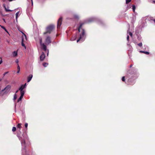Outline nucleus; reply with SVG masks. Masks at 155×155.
Here are the masks:
<instances>
[{
  "label": "nucleus",
  "instance_id": "4468645a",
  "mask_svg": "<svg viewBox=\"0 0 155 155\" xmlns=\"http://www.w3.org/2000/svg\"><path fill=\"white\" fill-rule=\"evenodd\" d=\"M4 7L6 11L7 12H12V10H10L8 9V8H7L6 7L5 5H4Z\"/></svg>",
  "mask_w": 155,
  "mask_h": 155
},
{
  "label": "nucleus",
  "instance_id": "2f4dec72",
  "mask_svg": "<svg viewBox=\"0 0 155 155\" xmlns=\"http://www.w3.org/2000/svg\"><path fill=\"white\" fill-rule=\"evenodd\" d=\"M127 41H129V36L128 35V33H127Z\"/></svg>",
  "mask_w": 155,
  "mask_h": 155
},
{
  "label": "nucleus",
  "instance_id": "7c9ffc66",
  "mask_svg": "<svg viewBox=\"0 0 155 155\" xmlns=\"http://www.w3.org/2000/svg\"><path fill=\"white\" fill-rule=\"evenodd\" d=\"M127 46L129 47L130 49L132 48V46L128 43L127 44Z\"/></svg>",
  "mask_w": 155,
  "mask_h": 155
},
{
  "label": "nucleus",
  "instance_id": "49530a36",
  "mask_svg": "<svg viewBox=\"0 0 155 155\" xmlns=\"http://www.w3.org/2000/svg\"><path fill=\"white\" fill-rule=\"evenodd\" d=\"M153 3H155V1H153Z\"/></svg>",
  "mask_w": 155,
  "mask_h": 155
},
{
  "label": "nucleus",
  "instance_id": "c85d7f7f",
  "mask_svg": "<svg viewBox=\"0 0 155 155\" xmlns=\"http://www.w3.org/2000/svg\"><path fill=\"white\" fill-rule=\"evenodd\" d=\"M138 45L139 47H141L142 45V43L141 42L140 43H139L137 44Z\"/></svg>",
  "mask_w": 155,
  "mask_h": 155
},
{
  "label": "nucleus",
  "instance_id": "8fccbe9b",
  "mask_svg": "<svg viewBox=\"0 0 155 155\" xmlns=\"http://www.w3.org/2000/svg\"><path fill=\"white\" fill-rule=\"evenodd\" d=\"M15 112H16V111L15 109Z\"/></svg>",
  "mask_w": 155,
  "mask_h": 155
},
{
  "label": "nucleus",
  "instance_id": "393cba45",
  "mask_svg": "<svg viewBox=\"0 0 155 155\" xmlns=\"http://www.w3.org/2000/svg\"><path fill=\"white\" fill-rule=\"evenodd\" d=\"M17 98L16 94H15L14 96L13 100L15 101Z\"/></svg>",
  "mask_w": 155,
  "mask_h": 155
},
{
  "label": "nucleus",
  "instance_id": "f704fd0d",
  "mask_svg": "<svg viewBox=\"0 0 155 155\" xmlns=\"http://www.w3.org/2000/svg\"><path fill=\"white\" fill-rule=\"evenodd\" d=\"M28 126V124L27 123H25V126L26 128H27Z\"/></svg>",
  "mask_w": 155,
  "mask_h": 155
},
{
  "label": "nucleus",
  "instance_id": "c9c22d12",
  "mask_svg": "<svg viewBox=\"0 0 155 155\" xmlns=\"http://www.w3.org/2000/svg\"><path fill=\"white\" fill-rule=\"evenodd\" d=\"M18 61H19L18 60V59H17L15 60V63H16L17 64H18Z\"/></svg>",
  "mask_w": 155,
  "mask_h": 155
},
{
  "label": "nucleus",
  "instance_id": "ddd939ff",
  "mask_svg": "<svg viewBox=\"0 0 155 155\" xmlns=\"http://www.w3.org/2000/svg\"><path fill=\"white\" fill-rule=\"evenodd\" d=\"M33 76L32 74H30L27 78V81L28 82H30Z\"/></svg>",
  "mask_w": 155,
  "mask_h": 155
},
{
  "label": "nucleus",
  "instance_id": "4be33fe9",
  "mask_svg": "<svg viewBox=\"0 0 155 155\" xmlns=\"http://www.w3.org/2000/svg\"><path fill=\"white\" fill-rule=\"evenodd\" d=\"M48 65V63H44L43 64V65L45 67H47Z\"/></svg>",
  "mask_w": 155,
  "mask_h": 155
},
{
  "label": "nucleus",
  "instance_id": "20e7f679",
  "mask_svg": "<svg viewBox=\"0 0 155 155\" xmlns=\"http://www.w3.org/2000/svg\"><path fill=\"white\" fill-rule=\"evenodd\" d=\"M62 18L61 17H60L58 21V24H57V28L58 29L60 28L62 21Z\"/></svg>",
  "mask_w": 155,
  "mask_h": 155
},
{
  "label": "nucleus",
  "instance_id": "aec40b11",
  "mask_svg": "<svg viewBox=\"0 0 155 155\" xmlns=\"http://www.w3.org/2000/svg\"><path fill=\"white\" fill-rule=\"evenodd\" d=\"M25 42V41H21V45L24 47L25 48H26V46L25 45L24 43Z\"/></svg>",
  "mask_w": 155,
  "mask_h": 155
},
{
  "label": "nucleus",
  "instance_id": "f8f14e48",
  "mask_svg": "<svg viewBox=\"0 0 155 155\" xmlns=\"http://www.w3.org/2000/svg\"><path fill=\"white\" fill-rule=\"evenodd\" d=\"M136 19V17L135 15H133V17H132V19L131 20V22L132 23H134Z\"/></svg>",
  "mask_w": 155,
  "mask_h": 155
},
{
  "label": "nucleus",
  "instance_id": "c756f323",
  "mask_svg": "<svg viewBox=\"0 0 155 155\" xmlns=\"http://www.w3.org/2000/svg\"><path fill=\"white\" fill-rule=\"evenodd\" d=\"M131 1V0H126V4H128Z\"/></svg>",
  "mask_w": 155,
  "mask_h": 155
},
{
  "label": "nucleus",
  "instance_id": "9b49d317",
  "mask_svg": "<svg viewBox=\"0 0 155 155\" xmlns=\"http://www.w3.org/2000/svg\"><path fill=\"white\" fill-rule=\"evenodd\" d=\"M12 55L13 57H16L18 55L17 51H15L12 52Z\"/></svg>",
  "mask_w": 155,
  "mask_h": 155
},
{
  "label": "nucleus",
  "instance_id": "37998d69",
  "mask_svg": "<svg viewBox=\"0 0 155 155\" xmlns=\"http://www.w3.org/2000/svg\"><path fill=\"white\" fill-rule=\"evenodd\" d=\"M48 53H49L48 50V53H47V56H48Z\"/></svg>",
  "mask_w": 155,
  "mask_h": 155
},
{
  "label": "nucleus",
  "instance_id": "6ab92c4d",
  "mask_svg": "<svg viewBox=\"0 0 155 155\" xmlns=\"http://www.w3.org/2000/svg\"><path fill=\"white\" fill-rule=\"evenodd\" d=\"M17 69L18 71H17V73H18L20 71V68L18 64Z\"/></svg>",
  "mask_w": 155,
  "mask_h": 155
},
{
  "label": "nucleus",
  "instance_id": "2eb2a0df",
  "mask_svg": "<svg viewBox=\"0 0 155 155\" xmlns=\"http://www.w3.org/2000/svg\"><path fill=\"white\" fill-rule=\"evenodd\" d=\"M21 93V95L19 97V98H20L21 100L23 97L25 93Z\"/></svg>",
  "mask_w": 155,
  "mask_h": 155
},
{
  "label": "nucleus",
  "instance_id": "f03ea898",
  "mask_svg": "<svg viewBox=\"0 0 155 155\" xmlns=\"http://www.w3.org/2000/svg\"><path fill=\"white\" fill-rule=\"evenodd\" d=\"M54 28V26L53 25H51L48 26L46 28V31L44 33V35H45L47 33L50 34Z\"/></svg>",
  "mask_w": 155,
  "mask_h": 155
},
{
  "label": "nucleus",
  "instance_id": "09e8293b",
  "mask_svg": "<svg viewBox=\"0 0 155 155\" xmlns=\"http://www.w3.org/2000/svg\"><path fill=\"white\" fill-rule=\"evenodd\" d=\"M16 106V104H15V109Z\"/></svg>",
  "mask_w": 155,
  "mask_h": 155
},
{
  "label": "nucleus",
  "instance_id": "423d86ee",
  "mask_svg": "<svg viewBox=\"0 0 155 155\" xmlns=\"http://www.w3.org/2000/svg\"><path fill=\"white\" fill-rule=\"evenodd\" d=\"M45 43L48 45L51 43V38L49 36H48L45 39Z\"/></svg>",
  "mask_w": 155,
  "mask_h": 155
},
{
  "label": "nucleus",
  "instance_id": "4c0bfd02",
  "mask_svg": "<svg viewBox=\"0 0 155 155\" xmlns=\"http://www.w3.org/2000/svg\"><path fill=\"white\" fill-rule=\"evenodd\" d=\"M21 99H20V98H19L18 100V101H17V102H19L20 101H21Z\"/></svg>",
  "mask_w": 155,
  "mask_h": 155
},
{
  "label": "nucleus",
  "instance_id": "a18cd8bd",
  "mask_svg": "<svg viewBox=\"0 0 155 155\" xmlns=\"http://www.w3.org/2000/svg\"><path fill=\"white\" fill-rule=\"evenodd\" d=\"M132 65H130V68L131 67H132Z\"/></svg>",
  "mask_w": 155,
  "mask_h": 155
},
{
  "label": "nucleus",
  "instance_id": "b1692460",
  "mask_svg": "<svg viewBox=\"0 0 155 155\" xmlns=\"http://www.w3.org/2000/svg\"><path fill=\"white\" fill-rule=\"evenodd\" d=\"M76 36H74V37H72L71 39V40L72 41H74L76 39Z\"/></svg>",
  "mask_w": 155,
  "mask_h": 155
},
{
  "label": "nucleus",
  "instance_id": "9d476101",
  "mask_svg": "<svg viewBox=\"0 0 155 155\" xmlns=\"http://www.w3.org/2000/svg\"><path fill=\"white\" fill-rule=\"evenodd\" d=\"M41 48L43 49L44 51H46L47 50V47L46 45L44 44H43L40 45Z\"/></svg>",
  "mask_w": 155,
  "mask_h": 155
},
{
  "label": "nucleus",
  "instance_id": "ea45409f",
  "mask_svg": "<svg viewBox=\"0 0 155 155\" xmlns=\"http://www.w3.org/2000/svg\"><path fill=\"white\" fill-rule=\"evenodd\" d=\"M8 73V72H5L4 74V75L5 76V75L6 74H7Z\"/></svg>",
  "mask_w": 155,
  "mask_h": 155
},
{
  "label": "nucleus",
  "instance_id": "f3484780",
  "mask_svg": "<svg viewBox=\"0 0 155 155\" xmlns=\"http://www.w3.org/2000/svg\"><path fill=\"white\" fill-rule=\"evenodd\" d=\"M19 13V12H17L16 13V14H15V15H16V21H17V18H18V16Z\"/></svg>",
  "mask_w": 155,
  "mask_h": 155
},
{
  "label": "nucleus",
  "instance_id": "72a5a7b5",
  "mask_svg": "<svg viewBox=\"0 0 155 155\" xmlns=\"http://www.w3.org/2000/svg\"><path fill=\"white\" fill-rule=\"evenodd\" d=\"M122 80L123 81H125V77H123L122 78Z\"/></svg>",
  "mask_w": 155,
  "mask_h": 155
},
{
  "label": "nucleus",
  "instance_id": "0eeeda50",
  "mask_svg": "<svg viewBox=\"0 0 155 155\" xmlns=\"http://www.w3.org/2000/svg\"><path fill=\"white\" fill-rule=\"evenodd\" d=\"M23 35L22 36V41L25 42L27 40V38L26 35L23 32H21Z\"/></svg>",
  "mask_w": 155,
  "mask_h": 155
},
{
  "label": "nucleus",
  "instance_id": "bb28decb",
  "mask_svg": "<svg viewBox=\"0 0 155 155\" xmlns=\"http://www.w3.org/2000/svg\"><path fill=\"white\" fill-rule=\"evenodd\" d=\"M16 130V128L15 127H13L12 129V131L13 132L15 131Z\"/></svg>",
  "mask_w": 155,
  "mask_h": 155
},
{
  "label": "nucleus",
  "instance_id": "a878e982",
  "mask_svg": "<svg viewBox=\"0 0 155 155\" xmlns=\"http://www.w3.org/2000/svg\"><path fill=\"white\" fill-rule=\"evenodd\" d=\"M21 124H18L17 125V127L20 129L21 128Z\"/></svg>",
  "mask_w": 155,
  "mask_h": 155
},
{
  "label": "nucleus",
  "instance_id": "473e14b6",
  "mask_svg": "<svg viewBox=\"0 0 155 155\" xmlns=\"http://www.w3.org/2000/svg\"><path fill=\"white\" fill-rule=\"evenodd\" d=\"M40 45H41L43 43H42V39L41 38L40 39Z\"/></svg>",
  "mask_w": 155,
  "mask_h": 155
},
{
  "label": "nucleus",
  "instance_id": "7ed1b4c3",
  "mask_svg": "<svg viewBox=\"0 0 155 155\" xmlns=\"http://www.w3.org/2000/svg\"><path fill=\"white\" fill-rule=\"evenodd\" d=\"M11 87V86L10 85H8L6 86L4 89L2 90V91H4L5 93H8L10 91Z\"/></svg>",
  "mask_w": 155,
  "mask_h": 155
},
{
  "label": "nucleus",
  "instance_id": "c03bdc74",
  "mask_svg": "<svg viewBox=\"0 0 155 155\" xmlns=\"http://www.w3.org/2000/svg\"><path fill=\"white\" fill-rule=\"evenodd\" d=\"M2 60H1L0 61V64H1L2 63Z\"/></svg>",
  "mask_w": 155,
  "mask_h": 155
},
{
  "label": "nucleus",
  "instance_id": "5701e85b",
  "mask_svg": "<svg viewBox=\"0 0 155 155\" xmlns=\"http://www.w3.org/2000/svg\"><path fill=\"white\" fill-rule=\"evenodd\" d=\"M132 7L133 10V12H134L135 11V8H136L135 6L134 5H132Z\"/></svg>",
  "mask_w": 155,
  "mask_h": 155
},
{
  "label": "nucleus",
  "instance_id": "79ce46f5",
  "mask_svg": "<svg viewBox=\"0 0 155 155\" xmlns=\"http://www.w3.org/2000/svg\"><path fill=\"white\" fill-rule=\"evenodd\" d=\"M3 21H4V22L5 23V19H4V18H3Z\"/></svg>",
  "mask_w": 155,
  "mask_h": 155
},
{
  "label": "nucleus",
  "instance_id": "a211bd4d",
  "mask_svg": "<svg viewBox=\"0 0 155 155\" xmlns=\"http://www.w3.org/2000/svg\"><path fill=\"white\" fill-rule=\"evenodd\" d=\"M128 33V35H130L131 37H132V35H133L132 33L131 32L129 31V29L128 30V31H127V33Z\"/></svg>",
  "mask_w": 155,
  "mask_h": 155
},
{
  "label": "nucleus",
  "instance_id": "f257e3e1",
  "mask_svg": "<svg viewBox=\"0 0 155 155\" xmlns=\"http://www.w3.org/2000/svg\"><path fill=\"white\" fill-rule=\"evenodd\" d=\"M84 24L83 23H80L79 26L78 27V32L81 33L80 34V37L78 40H77V42L80 41L81 42L83 41L85 38V31L82 28V26Z\"/></svg>",
  "mask_w": 155,
  "mask_h": 155
},
{
  "label": "nucleus",
  "instance_id": "412c9836",
  "mask_svg": "<svg viewBox=\"0 0 155 155\" xmlns=\"http://www.w3.org/2000/svg\"><path fill=\"white\" fill-rule=\"evenodd\" d=\"M0 26H1V27L3 29H4L5 31H6V32H7V33H8V32L7 31V30H6V29L3 26H2L1 25H0Z\"/></svg>",
  "mask_w": 155,
  "mask_h": 155
},
{
  "label": "nucleus",
  "instance_id": "dca6fc26",
  "mask_svg": "<svg viewBox=\"0 0 155 155\" xmlns=\"http://www.w3.org/2000/svg\"><path fill=\"white\" fill-rule=\"evenodd\" d=\"M140 52L141 53H145V54H149V53L147 51H140Z\"/></svg>",
  "mask_w": 155,
  "mask_h": 155
},
{
  "label": "nucleus",
  "instance_id": "1a4fd4ad",
  "mask_svg": "<svg viewBox=\"0 0 155 155\" xmlns=\"http://www.w3.org/2000/svg\"><path fill=\"white\" fill-rule=\"evenodd\" d=\"M45 56L43 52H42L41 55L40 56V59L41 61H43L45 58Z\"/></svg>",
  "mask_w": 155,
  "mask_h": 155
},
{
  "label": "nucleus",
  "instance_id": "a19ab883",
  "mask_svg": "<svg viewBox=\"0 0 155 155\" xmlns=\"http://www.w3.org/2000/svg\"><path fill=\"white\" fill-rule=\"evenodd\" d=\"M19 89L18 90H17L15 92V94H16V93H17L18 92V91H19Z\"/></svg>",
  "mask_w": 155,
  "mask_h": 155
},
{
  "label": "nucleus",
  "instance_id": "cd10ccee",
  "mask_svg": "<svg viewBox=\"0 0 155 155\" xmlns=\"http://www.w3.org/2000/svg\"><path fill=\"white\" fill-rule=\"evenodd\" d=\"M74 17L76 19H78L79 18L78 15H74Z\"/></svg>",
  "mask_w": 155,
  "mask_h": 155
},
{
  "label": "nucleus",
  "instance_id": "39448f33",
  "mask_svg": "<svg viewBox=\"0 0 155 155\" xmlns=\"http://www.w3.org/2000/svg\"><path fill=\"white\" fill-rule=\"evenodd\" d=\"M96 18L94 17H91L87 19L86 21L87 23H89L95 21Z\"/></svg>",
  "mask_w": 155,
  "mask_h": 155
},
{
  "label": "nucleus",
  "instance_id": "6e6552de",
  "mask_svg": "<svg viewBox=\"0 0 155 155\" xmlns=\"http://www.w3.org/2000/svg\"><path fill=\"white\" fill-rule=\"evenodd\" d=\"M25 88V87H23L22 85H21V87L19 88V90L20 91V93H25V91L23 90Z\"/></svg>",
  "mask_w": 155,
  "mask_h": 155
},
{
  "label": "nucleus",
  "instance_id": "de8ad7c7",
  "mask_svg": "<svg viewBox=\"0 0 155 155\" xmlns=\"http://www.w3.org/2000/svg\"><path fill=\"white\" fill-rule=\"evenodd\" d=\"M153 21L154 23H155V19L153 20Z\"/></svg>",
  "mask_w": 155,
  "mask_h": 155
},
{
  "label": "nucleus",
  "instance_id": "58836bf2",
  "mask_svg": "<svg viewBox=\"0 0 155 155\" xmlns=\"http://www.w3.org/2000/svg\"><path fill=\"white\" fill-rule=\"evenodd\" d=\"M27 0L29 2H30V0ZM31 2L32 5H33V0H31Z\"/></svg>",
  "mask_w": 155,
  "mask_h": 155
},
{
  "label": "nucleus",
  "instance_id": "e433bc0d",
  "mask_svg": "<svg viewBox=\"0 0 155 155\" xmlns=\"http://www.w3.org/2000/svg\"><path fill=\"white\" fill-rule=\"evenodd\" d=\"M22 85L23 86V87H25V88H26L27 86V84L26 83H25L24 85L22 84Z\"/></svg>",
  "mask_w": 155,
  "mask_h": 155
}]
</instances>
